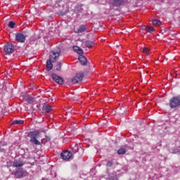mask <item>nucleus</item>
<instances>
[{
	"label": "nucleus",
	"instance_id": "obj_1",
	"mask_svg": "<svg viewBox=\"0 0 180 180\" xmlns=\"http://www.w3.org/2000/svg\"><path fill=\"white\" fill-rule=\"evenodd\" d=\"M60 53H61V49L57 47L54 50L50 52L49 60L46 61V71H50L53 68V63H56V60L60 57ZM52 61V63H51Z\"/></svg>",
	"mask_w": 180,
	"mask_h": 180
},
{
	"label": "nucleus",
	"instance_id": "obj_2",
	"mask_svg": "<svg viewBox=\"0 0 180 180\" xmlns=\"http://www.w3.org/2000/svg\"><path fill=\"white\" fill-rule=\"evenodd\" d=\"M40 136V132L38 131H30L28 133V137L30 138V141L32 144L35 146H40L41 143L37 140V137Z\"/></svg>",
	"mask_w": 180,
	"mask_h": 180
},
{
	"label": "nucleus",
	"instance_id": "obj_3",
	"mask_svg": "<svg viewBox=\"0 0 180 180\" xmlns=\"http://www.w3.org/2000/svg\"><path fill=\"white\" fill-rule=\"evenodd\" d=\"M169 106L172 109H175L180 106V96H174L169 101Z\"/></svg>",
	"mask_w": 180,
	"mask_h": 180
},
{
	"label": "nucleus",
	"instance_id": "obj_4",
	"mask_svg": "<svg viewBox=\"0 0 180 180\" xmlns=\"http://www.w3.org/2000/svg\"><path fill=\"white\" fill-rule=\"evenodd\" d=\"M4 50L7 54H12L15 51V46L13 44L7 43L4 45Z\"/></svg>",
	"mask_w": 180,
	"mask_h": 180
},
{
	"label": "nucleus",
	"instance_id": "obj_5",
	"mask_svg": "<svg viewBox=\"0 0 180 180\" xmlns=\"http://www.w3.org/2000/svg\"><path fill=\"white\" fill-rule=\"evenodd\" d=\"M110 5L112 6V8H117L119 6H122L124 4L127 2V0H110Z\"/></svg>",
	"mask_w": 180,
	"mask_h": 180
},
{
	"label": "nucleus",
	"instance_id": "obj_6",
	"mask_svg": "<svg viewBox=\"0 0 180 180\" xmlns=\"http://www.w3.org/2000/svg\"><path fill=\"white\" fill-rule=\"evenodd\" d=\"M60 157L64 161H68L72 159V153L69 150L64 151L60 154Z\"/></svg>",
	"mask_w": 180,
	"mask_h": 180
},
{
	"label": "nucleus",
	"instance_id": "obj_7",
	"mask_svg": "<svg viewBox=\"0 0 180 180\" xmlns=\"http://www.w3.org/2000/svg\"><path fill=\"white\" fill-rule=\"evenodd\" d=\"M84 79V73L80 72L77 73L76 76L72 79V82L73 84H78V82H81Z\"/></svg>",
	"mask_w": 180,
	"mask_h": 180
},
{
	"label": "nucleus",
	"instance_id": "obj_8",
	"mask_svg": "<svg viewBox=\"0 0 180 180\" xmlns=\"http://www.w3.org/2000/svg\"><path fill=\"white\" fill-rule=\"evenodd\" d=\"M23 165H25V162H23V158L15 159L13 162V167H15V168L23 167Z\"/></svg>",
	"mask_w": 180,
	"mask_h": 180
},
{
	"label": "nucleus",
	"instance_id": "obj_9",
	"mask_svg": "<svg viewBox=\"0 0 180 180\" xmlns=\"http://www.w3.org/2000/svg\"><path fill=\"white\" fill-rule=\"evenodd\" d=\"M15 40L18 43H25L26 41V36L23 33H18L15 34Z\"/></svg>",
	"mask_w": 180,
	"mask_h": 180
},
{
	"label": "nucleus",
	"instance_id": "obj_10",
	"mask_svg": "<svg viewBox=\"0 0 180 180\" xmlns=\"http://www.w3.org/2000/svg\"><path fill=\"white\" fill-rule=\"evenodd\" d=\"M52 79L59 85H63V84H64V79L56 74H52Z\"/></svg>",
	"mask_w": 180,
	"mask_h": 180
},
{
	"label": "nucleus",
	"instance_id": "obj_11",
	"mask_svg": "<svg viewBox=\"0 0 180 180\" xmlns=\"http://www.w3.org/2000/svg\"><path fill=\"white\" fill-rule=\"evenodd\" d=\"M119 178H120V174H117V172H113L108 176V179L110 180H119Z\"/></svg>",
	"mask_w": 180,
	"mask_h": 180
},
{
	"label": "nucleus",
	"instance_id": "obj_12",
	"mask_svg": "<svg viewBox=\"0 0 180 180\" xmlns=\"http://www.w3.org/2000/svg\"><path fill=\"white\" fill-rule=\"evenodd\" d=\"M70 11V8H68V6L67 4L63 5V9L60 11V15L62 16H64V15H67Z\"/></svg>",
	"mask_w": 180,
	"mask_h": 180
},
{
	"label": "nucleus",
	"instance_id": "obj_13",
	"mask_svg": "<svg viewBox=\"0 0 180 180\" xmlns=\"http://www.w3.org/2000/svg\"><path fill=\"white\" fill-rule=\"evenodd\" d=\"M79 61L82 65H86L87 60L86 58L82 55L79 56Z\"/></svg>",
	"mask_w": 180,
	"mask_h": 180
},
{
	"label": "nucleus",
	"instance_id": "obj_14",
	"mask_svg": "<svg viewBox=\"0 0 180 180\" xmlns=\"http://www.w3.org/2000/svg\"><path fill=\"white\" fill-rule=\"evenodd\" d=\"M127 146H122L117 152L118 155H123V154H126V151H127Z\"/></svg>",
	"mask_w": 180,
	"mask_h": 180
},
{
	"label": "nucleus",
	"instance_id": "obj_15",
	"mask_svg": "<svg viewBox=\"0 0 180 180\" xmlns=\"http://www.w3.org/2000/svg\"><path fill=\"white\" fill-rule=\"evenodd\" d=\"M15 178H22L23 176V169H19L14 173Z\"/></svg>",
	"mask_w": 180,
	"mask_h": 180
},
{
	"label": "nucleus",
	"instance_id": "obj_16",
	"mask_svg": "<svg viewBox=\"0 0 180 180\" xmlns=\"http://www.w3.org/2000/svg\"><path fill=\"white\" fill-rule=\"evenodd\" d=\"M43 112H46L47 113H49V112H51V106L49 105L48 104H45L42 108Z\"/></svg>",
	"mask_w": 180,
	"mask_h": 180
},
{
	"label": "nucleus",
	"instance_id": "obj_17",
	"mask_svg": "<svg viewBox=\"0 0 180 180\" xmlns=\"http://www.w3.org/2000/svg\"><path fill=\"white\" fill-rule=\"evenodd\" d=\"M86 30L85 25H80L79 29L77 30L76 33H84Z\"/></svg>",
	"mask_w": 180,
	"mask_h": 180
},
{
	"label": "nucleus",
	"instance_id": "obj_18",
	"mask_svg": "<svg viewBox=\"0 0 180 180\" xmlns=\"http://www.w3.org/2000/svg\"><path fill=\"white\" fill-rule=\"evenodd\" d=\"M25 123V121L23 120H13L12 122V124L13 125H15V124H23Z\"/></svg>",
	"mask_w": 180,
	"mask_h": 180
},
{
	"label": "nucleus",
	"instance_id": "obj_19",
	"mask_svg": "<svg viewBox=\"0 0 180 180\" xmlns=\"http://www.w3.org/2000/svg\"><path fill=\"white\" fill-rule=\"evenodd\" d=\"M85 45L89 48V49H92L94 46H95V44L92 41H87L85 42Z\"/></svg>",
	"mask_w": 180,
	"mask_h": 180
},
{
	"label": "nucleus",
	"instance_id": "obj_20",
	"mask_svg": "<svg viewBox=\"0 0 180 180\" xmlns=\"http://www.w3.org/2000/svg\"><path fill=\"white\" fill-rule=\"evenodd\" d=\"M153 25H154V26H160L161 25V21L157 19L153 20Z\"/></svg>",
	"mask_w": 180,
	"mask_h": 180
},
{
	"label": "nucleus",
	"instance_id": "obj_21",
	"mask_svg": "<svg viewBox=\"0 0 180 180\" xmlns=\"http://www.w3.org/2000/svg\"><path fill=\"white\" fill-rule=\"evenodd\" d=\"M78 150H79V148H78V145H75V147L72 148V153L73 154H75L78 153Z\"/></svg>",
	"mask_w": 180,
	"mask_h": 180
},
{
	"label": "nucleus",
	"instance_id": "obj_22",
	"mask_svg": "<svg viewBox=\"0 0 180 180\" xmlns=\"http://www.w3.org/2000/svg\"><path fill=\"white\" fill-rule=\"evenodd\" d=\"M146 30H147V32H148V33H153V32H155V30H154V27H153L151 26H148L146 27Z\"/></svg>",
	"mask_w": 180,
	"mask_h": 180
},
{
	"label": "nucleus",
	"instance_id": "obj_23",
	"mask_svg": "<svg viewBox=\"0 0 180 180\" xmlns=\"http://www.w3.org/2000/svg\"><path fill=\"white\" fill-rule=\"evenodd\" d=\"M142 53H143V54H148L150 53V49H148V48H143L142 49Z\"/></svg>",
	"mask_w": 180,
	"mask_h": 180
},
{
	"label": "nucleus",
	"instance_id": "obj_24",
	"mask_svg": "<svg viewBox=\"0 0 180 180\" xmlns=\"http://www.w3.org/2000/svg\"><path fill=\"white\" fill-rule=\"evenodd\" d=\"M8 27H11V29H13V27H15V22L10 21L8 22Z\"/></svg>",
	"mask_w": 180,
	"mask_h": 180
},
{
	"label": "nucleus",
	"instance_id": "obj_25",
	"mask_svg": "<svg viewBox=\"0 0 180 180\" xmlns=\"http://www.w3.org/2000/svg\"><path fill=\"white\" fill-rule=\"evenodd\" d=\"M56 71H61V63L59 62L56 65Z\"/></svg>",
	"mask_w": 180,
	"mask_h": 180
},
{
	"label": "nucleus",
	"instance_id": "obj_26",
	"mask_svg": "<svg viewBox=\"0 0 180 180\" xmlns=\"http://www.w3.org/2000/svg\"><path fill=\"white\" fill-rule=\"evenodd\" d=\"M178 153H180V148H176L172 151L173 154H178Z\"/></svg>",
	"mask_w": 180,
	"mask_h": 180
},
{
	"label": "nucleus",
	"instance_id": "obj_27",
	"mask_svg": "<svg viewBox=\"0 0 180 180\" xmlns=\"http://www.w3.org/2000/svg\"><path fill=\"white\" fill-rule=\"evenodd\" d=\"M34 102V99L33 98L30 97L28 98V103H33Z\"/></svg>",
	"mask_w": 180,
	"mask_h": 180
},
{
	"label": "nucleus",
	"instance_id": "obj_28",
	"mask_svg": "<svg viewBox=\"0 0 180 180\" xmlns=\"http://www.w3.org/2000/svg\"><path fill=\"white\" fill-rule=\"evenodd\" d=\"M73 50H74V51H75V53H78V51L79 50V47L73 46Z\"/></svg>",
	"mask_w": 180,
	"mask_h": 180
},
{
	"label": "nucleus",
	"instance_id": "obj_29",
	"mask_svg": "<svg viewBox=\"0 0 180 180\" xmlns=\"http://www.w3.org/2000/svg\"><path fill=\"white\" fill-rule=\"evenodd\" d=\"M112 165H113V162L110 160L107 162V167H112Z\"/></svg>",
	"mask_w": 180,
	"mask_h": 180
},
{
	"label": "nucleus",
	"instance_id": "obj_30",
	"mask_svg": "<svg viewBox=\"0 0 180 180\" xmlns=\"http://www.w3.org/2000/svg\"><path fill=\"white\" fill-rule=\"evenodd\" d=\"M77 54H82L84 53V51H82L80 48L79 49L78 51L77 52Z\"/></svg>",
	"mask_w": 180,
	"mask_h": 180
},
{
	"label": "nucleus",
	"instance_id": "obj_31",
	"mask_svg": "<svg viewBox=\"0 0 180 180\" xmlns=\"http://www.w3.org/2000/svg\"><path fill=\"white\" fill-rule=\"evenodd\" d=\"M83 9L82 8H80L79 9V12H82Z\"/></svg>",
	"mask_w": 180,
	"mask_h": 180
}]
</instances>
